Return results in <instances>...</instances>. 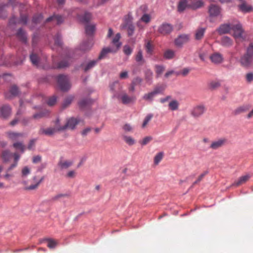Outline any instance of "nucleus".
I'll list each match as a JSON object with an SVG mask.
<instances>
[{"mask_svg":"<svg viewBox=\"0 0 253 253\" xmlns=\"http://www.w3.org/2000/svg\"><path fill=\"white\" fill-rule=\"evenodd\" d=\"M239 63L244 68H253V43H250L245 53L241 56Z\"/></svg>","mask_w":253,"mask_h":253,"instance_id":"obj_1","label":"nucleus"},{"mask_svg":"<svg viewBox=\"0 0 253 253\" xmlns=\"http://www.w3.org/2000/svg\"><path fill=\"white\" fill-rule=\"evenodd\" d=\"M58 84L62 91H67L70 88V84L66 76L60 75L57 77Z\"/></svg>","mask_w":253,"mask_h":253,"instance_id":"obj_2","label":"nucleus"},{"mask_svg":"<svg viewBox=\"0 0 253 253\" xmlns=\"http://www.w3.org/2000/svg\"><path fill=\"white\" fill-rule=\"evenodd\" d=\"M59 121L57 120L54 127H48L47 128H41L39 130V133L47 136H52L57 131H60L58 128L61 127L59 125Z\"/></svg>","mask_w":253,"mask_h":253,"instance_id":"obj_3","label":"nucleus"},{"mask_svg":"<svg viewBox=\"0 0 253 253\" xmlns=\"http://www.w3.org/2000/svg\"><path fill=\"white\" fill-rule=\"evenodd\" d=\"M231 30H233V37L235 39H242L243 40L245 39V38L243 37V34L244 33V30L242 28V26L241 24L238 23L237 24L232 25Z\"/></svg>","mask_w":253,"mask_h":253,"instance_id":"obj_4","label":"nucleus"},{"mask_svg":"<svg viewBox=\"0 0 253 253\" xmlns=\"http://www.w3.org/2000/svg\"><path fill=\"white\" fill-rule=\"evenodd\" d=\"M79 121L77 119L71 118L69 119L66 124L62 126L58 127L59 130H65L66 129H73L75 128Z\"/></svg>","mask_w":253,"mask_h":253,"instance_id":"obj_5","label":"nucleus"},{"mask_svg":"<svg viewBox=\"0 0 253 253\" xmlns=\"http://www.w3.org/2000/svg\"><path fill=\"white\" fill-rule=\"evenodd\" d=\"M173 26L170 24L164 23L158 29V32L163 35L170 34L173 30Z\"/></svg>","mask_w":253,"mask_h":253,"instance_id":"obj_6","label":"nucleus"},{"mask_svg":"<svg viewBox=\"0 0 253 253\" xmlns=\"http://www.w3.org/2000/svg\"><path fill=\"white\" fill-rule=\"evenodd\" d=\"M206 111V108L204 105H198L193 108L191 114L194 118H198L202 116Z\"/></svg>","mask_w":253,"mask_h":253,"instance_id":"obj_7","label":"nucleus"},{"mask_svg":"<svg viewBox=\"0 0 253 253\" xmlns=\"http://www.w3.org/2000/svg\"><path fill=\"white\" fill-rule=\"evenodd\" d=\"M208 11L211 17H215L221 15V8L217 5L211 4L209 7Z\"/></svg>","mask_w":253,"mask_h":253,"instance_id":"obj_8","label":"nucleus"},{"mask_svg":"<svg viewBox=\"0 0 253 253\" xmlns=\"http://www.w3.org/2000/svg\"><path fill=\"white\" fill-rule=\"evenodd\" d=\"M227 140L225 138H220L211 142L210 148L212 150H217L227 143Z\"/></svg>","mask_w":253,"mask_h":253,"instance_id":"obj_9","label":"nucleus"},{"mask_svg":"<svg viewBox=\"0 0 253 253\" xmlns=\"http://www.w3.org/2000/svg\"><path fill=\"white\" fill-rule=\"evenodd\" d=\"M11 109L9 105H4L0 107V118L6 119L10 115Z\"/></svg>","mask_w":253,"mask_h":253,"instance_id":"obj_10","label":"nucleus"},{"mask_svg":"<svg viewBox=\"0 0 253 253\" xmlns=\"http://www.w3.org/2000/svg\"><path fill=\"white\" fill-rule=\"evenodd\" d=\"M251 105L249 104H243L236 108L233 112L234 115H238L249 111L251 108Z\"/></svg>","mask_w":253,"mask_h":253,"instance_id":"obj_11","label":"nucleus"},{"mask_svg":"<svg viewBox=\"0 0 253 253\" xmlns=\"http://www.w3.org/2000/svg\"><path fill=\"white\" fill-rule=\"evenodd\" d=\"M98 62L97 59L90 60L87 62L82 64L81 66L83 70L86 72L92 69L97 64Z\"/></svg>","mask_w":253,"mask_h":253,"instance_id":"obj_12","label":"nucleus"},{"mask_svg":"<svg viewBox=\"0 0 253 253\" xmlns=\"http://www.w3.org/2000/svg\"><path fill=\"white\" fill-rule=\"evenodd\" d=\"M232 24H221L217 29V31L220 35L229 33L231 30Z\"/></svg>","mask_w":253,"mask_h":253,"instance_id":"obj_13","label":"nucleus"},{"mask_svg":"<svg viewBox=\"0 0 253 253\" xmlns=\"http://www.w3.org/2000/svg\"><path fill=\"white\" fill-rule=\"evenodd\" d=\"M189 7L193 9H196L202 7L204 5V2L202 0H188Z\"/></svg>","mask_w":253,"mask_h":253,"instance_id":"obj_14","label":"nucleus"},{"mask_svg":"<svg viewBox=\"0 0 253 253\" xmlns=\"http://www.w3.org/2000/svg\"><path fill=\"white\" fill-rule=\"evenodd\" d=\"M189 40V36L187 35H181L175 40L176 45L180 46L184 43H186Z\"/></svg>","mask_w":253,"mask_h":253,"instance_id":"obj_15","label":"nucleus"},{"mask_svg":"<svg viewBox=\"0 0 253 253\" xmlns=\"http://www.w3.org/2000/svg\"><path fill=\"white\" fill-rule=\"evenodd\" d=\"M251 176L250 174H246L245 175H243L239 178V179L235 181L234 183H233L232 185L234 186H239L241 185H242L245 183L247 181H248L250 178Z\"/></svg>","mask_w":253,"mask_h":253,"instance_id":"obj_16","label":"nucleus"},{"mask_svg":"<svg viewBox=\"0 0 253 253\" xmlns=\"http://www.w3.org/2000/svg\"><path fill=\"white\" fill-rule=\"evenodd\" d=\"M188 0H180L177 6V10L179 12L184 11L186 8H190Z\"/></svg>","mask_w":253,"mask_h":253,"instance_id":"obj_17","label":"nucleus"},{"mask_svg":"<svg viewBox=\"0 0 253 253\" xmlns=\"http://www.w3.org/2000/svg\"><path fill=\"white\" fill-rule=\"evenodd\" d=\"M13 154L7 150H3L1 155V157L2 159L3 162L4 163H8L12 158Z\"/></svg>","mask_w":253,"mask_h":253,"instance_id":"obj_18","label":"nucleus"},{"mask_svg":"<svg viewBox=\"0 0 253 253\" xmlns=\"http://www.w3.org/2000/svg\"><path fill=\"white\" fill-rule=\"evenodd\" d=\"M122 102L124 104H127L135 101V96H129L126 93L123 94L121 96Z\"/></svg>","mask_w":253,"mask_h":253,"instance_id":"obj_19","label":"nucleus"},{"mask_svg":"<svg viewBox=\"0 0 253 253\" xmlns=\"http://www.w3.org/2000/svg\"><path fill=\"white\" fill-rule=\"evenodd\" d=\"M63 21L64 19L62 16L58 15H53L48 18L46 19V22H48L50 21H53L58 25L61 24Z\"/></svg>","mask_w":253,"mask_h":253,"instance_id":"obj_20","label":"nucleus"},{"mask_svg":"<svg viewBox=\"0 0 253 253\" xmlns=\"http://www.w3.org/2000/svg\"><path fill=\"white\" fill-rule=\"evenodd\" d=\"M211 61L215 64H219L222 62L223 57L221 54L214 53L210 56Z\"/></svg>","mask_w":253,"mask_h":253,"instance_id":"obj_21","label":"nucleus"},{"mask_svg":"<svg viewBox=\"0 0 253 253\" xmlns=\"http://www.w3.org/2000/svg\"><path fill=\"white\" fill-rule=\"evenodd\" d=\"M116 52V50H114L113 49H112L111 48H110V47L104 48L102 49V50H101V51L97 59L98 60V61H99L102 59L106 57V55L108 53Z\"/></svg>","mask_w":253,"mask_h":253,"instance_id":"obj_22","label":"nucleus"},{"mask_svg":"<svg viewBox=\"0 0 253 253\" xmlns=\"http://www.w3.org/2000/svg\"><path fill=\"white\" fill-rule=\"evenodd\" d=\"M239 9L243 12L247 13L253 10V7L252 5L248 4L247 2L242 3L238 5Z\"/></svg>","mask_w":253,"mask_h":253,"instance_id":"obj_23","label":"nucleus"},{"mask_svg":"<svg viewBox=\"0 0 253 253\" xmlns=\"http://www.w3.org/2000/svg\"><path fill=\"white\" fill-rule=\"evenodd\" d=\"M79 20L83 23L88 22L91 18V14L90 13L85 12L83 15H78Z\"/></svg>","mask_w":253,"mask_h":253,"instance_id":"obj_24","label":"nucleus"},{"mask_svg":"<svg viewBox=\"0 0 253 253\" xmlns=\"http://www.w3.org/2000/svg\"><path fill=\"white\" fill-rule=\"evenodd\" d=\"M72 164L73 162L71 161L60 160L58 163V166L61 169H68L71 167Z\"/></svg>","mask_w":253,"mask_h":253,"instance_id":"obj_25","label":"nucleus"},{"mask_svg":"<svg viewBox=\"0 0 253 253\" xmlns=\"http://www.w3.org/2000/svg\"><path fill=\"white\" fill-rule=\"evenodd\" d=\"M144 47L146 50V52L149 55H152L154 46L152 43V41H147L145 42Z\"/></svg>","mask_w":253,"mask_h":253,"instance_id":"obj_26","label":"nucleus"},{"mask_svg":"<svg viewBox=\"0 0 253 253\" xmlns=\"http://www.w3.org/2000/svg\"><path fill=\"white\" fill-rule=\"evenodd\" d=\"M85 31L87 36H92L95 31V25L93 24L86 25L85 27Z\"/></svg>","mask_w":253,"mask_h":253,"instance_id":"obj_27","label":"nucleus"},{"mask_svg":"<svg viewBox=\"0 0 253 253\" xmlns=\"http://www.w3.org/2000/svg\"><path fill=\"white\" fill-rule=\"evenodd\" d=\"M135 59L136 62L138 63L139 65H142L145 63V61L143 58V52L141 49H139L137 51L135 55Z\"/></svg>","mask_w":253,"mask_h":253,"instance_id":"obj_28","label":"nucleus"},{"mask_svg":"<svg viewBox=\"0 0 253 253\" xmlns=\"http://www.w3.org/2000/svg\"><path fill=\"white\" fill-rule=\"evenodd\" d=\"M70 64L69 60V59H64L58 63L57 66L53 65L52 66V68L53 69H61L64 68L65 67H68Z\"/></svg>","mask_w":253,"mask_h":253,"instance_id":"obj_29","label":"nucleus"},{"mask_svg":"<svg viewBox=\"0 0 253 253\" xmlns=\"http://www.w3.org/2000/svg\"><path fill=\"white\" fill-rule=\"evenodd\" d=\"M221 44L224 46L229 47L232 45V40L227 36H224L221 40Z\"/></svg>","mask_w":253,"mask_h":253,"instance_id":"obj_30","label":"nucleus"},{"mask_svg":"<svg viewBox=\"0 0 253 253\" xmlns=\"http://www.w3.org/2000/svg\"><path fill=\"white\" fill-rule=\"evenodd\" d=\"M16 36L23 42H26L27 41V36L25 31H24L21 28L18 29Z\"/></svg>","mask_w":253,"mask_h":253,"instance_id":"obj_31","label":"nucleus"},{"mask_svg":"<svg viewBox=\"0 0 253 253\" xmlns=\"http://www.w3.org/2000/svg\"><path fill=\"white\" fill-rule=\"evenodd\" d=\"M153 73L150 69H147L145 72V79L147 83L151 84L152 82Z\"/></svg>","mask_w":253,"mask_h":253,"instance_id":"obj_32","label":"nucleus"},{"mask_svg":"<svg viewBox=\"0 0 253 253\" xmlns=\"http://www.w3.org/2000/svg\"><path fill=\"white\" fill-rule=\"evenodd\" d=\"M121 38V35L120 33H117L115 37L113 38L112 40V43L115 44L116 46V49L114 50H116V51L118 50V49L120 48L121 43L119 42V41Z\"/></svg>","mask_w":253,"mask_h":253,"instance_id":"obj_33","label":"nucleus"},{"mask_svg":"<svg viewBox=\"0 0 253 253\" xmlns=\"http://www.w3.org/2000/svg\"><path fill=\"white\" fill-rule=\"evenodd\" d=\"M165 70V67L163 65H156L155 66V71L156 74V78H159L163 74Z\"/></svg>","mask_w":253,"mask_h":253,"instance_id":"obj_34","label":"nucleus"},{"mask_svg":"<svg viewBox=\"0 0 253 253\" xmlns=\"http://www.w3.org/2000/svg\"><path fill=\"white\" fill-rule=\"evenodd\" d=\"M92 43L91 42H83L80 46V49L84 52L89 50L92 47Z\"/></svg>","mask_w":253,"mask_h":253,"instance_id":"obj_35","label":"nucleus"},{"mask_svg":"<svg viewBox=\"0 0 253 253\" xmlns=\"http://www.w3.org/2000/svg\"><path fill=\"white\" fill-rule=\"evenodd\" d=\"M174 51L170 49L167 50L164 53V57L166 59H171L174 57Z\"/></svg>","mask_w":253,"mask_h":253,"instance_id":"obj_36","label":"nucleus"},{"mask_svg":"<svg viewBox=\"0 0 253 253\" xmlns=\"http://www.w3.org/2000/svg\"><path fill=\"white\" fill-rule=\"evenodd\" d=\"M13 146L17 150H19L23 153L26 149L25 146L22 142H15L13 143Z\"/></svg>","mask_w":253,"mask_h":253,"instance_id":"obj_37","label":"nucleus"},{"mask_svg":"<svg viewBox=\"0 0 253 253\" xmlns=\"http://www.w3.org/2000/svg\"><path fill=\"white\" fill-rule=\"evenodd\" d=\"M123 139L125 142L129 146L133 145L135 143V140L131 136L125 135Z\"/></svg>","mask_w":253,"mask_h":253,"instance_id":"obj_38","label":"nucleus"},{"mask_svg":"<svg viewBox=\"0 0 253 253\" xmlns=\"http://www.w3.org/2000/svg\"><path fill=\"white\" fill-rule=\"evenodd\" d=\"M179 103L176 100H172L169 103V108L172 110H176L178 108Z\"/></svg>","mask_w":253,"mask_h":253,"instance_id":"obj_39","label":"nucleus"},{"mask_svg":"<svg viewBox=\"0 0 253 253\" xmlns=\"http://www.w3.org/2000/svg\"><path fill=\"white\" fill-rule=\"evenodd\" d=\"M205 32V28H200L197 30L195 34V38L196 40H201L204 36Z\"/></svg>","mask_w":253,"mask_h":253,"instance_id":"obj_40","label":"nucleus"},{"mask_svg":"<svg viewBox=\"0 0 253 253\" xmlns=\"http://www.w3.org/2000/svg\"><path fill=\"white\" fill-rule=\"evenodd\" d=\"M90 101L88 99H82L79 102V106L81 109H84L90 103Z\"/></svg>","mask_w":253,"mask_h":253,"instance_id":"obj_41","label":"nucleus"},{"mask_svg":"<svg viewBox=\"0 0 253 253\" xmlns=\"http://www.w3.org/2000/svg\"><path fill=\"white\" fill-rule=\"evenodd\" d=\"M47 242V246L50 249H53L57 245V242L54 240L51 239H47L46 240Z\"/></svg>","mask_w":253,"mask_h":253,"instance_id":"obj_42","label":"nucleus"},{"mask_svg":"<svg viewBox=\"0 0 253 253\" xmlns=\"http://www.w3.org/2000/svg\"><path fill=\"white\" fill-rule=\"evenodd\" d=\"M73 99H74L73 96L71 95V96H68L64 100V101L63 103V104H62L63 108H65L67 107L71 103Z\"/></svg>","mask_w":253,"mask_h":253,"instance_id":"obj_43","label":"nucleus"},{"mask_svg":"<svg viewBox=\"0 0 253 253\" xmlns=\"http://www.w3.org/2000/svg\"><path fill=\"white\" fill-rule=\"evenodd\" d=\"M30 60L33 65L38 66L39 59L38 56L34 53H32L30 55Z\"/></svg>","mask_w":253,"mask_h":253,"instance_id":"obj_44","label":"nucleus"},{"mask_svg":"<svg viewBox=\"0 0 253 253\" xmlns=\"http://www.w3.org/2000/svg\"><path fill=\"white\" fill-rule=\"evenodd\" d=\"M153 117V115L152 114H148L145 118L143 124L142 125V127L144 128L149 123V122L151 121L152 118Z\"/></svg>","mask_w":253,"mask_h":253,"instance_id":"obj_45","label":"nucleus"},{"mask_svg":"<svg viewBox=\"0 0 253 253\" xmlns=\"http://www.w3.org/2000/svg\"><path fill=\"white\" fill-rule=\"evenodd\" d=\"M208 173V171H204L203 173H202V174H201L198 177L197 179L194 181L191 187H193L196 184H197L198 183H199L202 180V179L204 178V177L206 176V175H207Z\"/></svg>","mask_w":253,"mask_h":253,"instance_id":"obj_46","label":"nucleus"},{"mask_svg":"<svg viewBox=\"0 0 253 253\" xmlns=\"http://www.w3.org/2000/svg\"><path fill=\"white\" fill-rule=\"evenodd\" d=\"M132 51L133 48L128 45H125L123 47V51L127 56L130 55L132 53Z\"/></svg>","mask_w":253,"mask_h":253,"instance_id":"obj_47","label":"nucleus"},{"mask_svg":"<svg viewBox=\"0 0 253 253\" xmlns=\"http://www.w3.org/2000/svg\"><path fill=\"white\" fill-rule=\"evenodd\" d=\"M19 92L18 88L16 85H13L11 87L10 89V93H11V96H17L19 94Z\"/></svg>","mask_w":253,"mask_h":253,"instance_id":"obj_48","label":"nucleus"},{"mask_svg":"<svg viewBox=\"0 0 253 253\" xmlns=\"http://www.w3.org/2000/svg\"><path fill=\"white\" fill-rule=\"evenodd\" d=\"M7 134L9 138L12 140H16L18 137L22 136V134L19 133L8 132Z\"/></svg>","mask_w":253,"mask_h":253,"instance_id":"obj_49","label":"nucleus"},{"mask_svg":"<svg viewBox=\"0 0 253 253\" xmlns=\"http://www.w3.org/2000/svg\"><path fill=\"white\" fill-rule=\"evenodd\" d=\"M127 30L128 36H132L135 30L134 26L132 24H128L127 26Z\"/></svg>","mask_w":253,"mask_h":253,"instance_id":"obj_50","label":"nucleus"},{"mask_svg":"<svg viewBox=\"0 0 253 253\" xmlns=\"http://www.w3.org/2000/svg\"><path fill=\"white\" fill-rule=\"evenodd\" d=\"M163 157V153L160 152L158 153L154 157V163L155 165H158L160 161L162 160Z\"/></svg>","mask_w":253,"mask_h":253,"instance_id":"obj_51","label":"nucleus"},{"mask_svg":"<svg viewBox=\"0 0 253 253\" xmlns=\"http://www.w3.org/2000/svg\"><path fill=\"white\" fill-rule=\"evenodd\" d=\"M155 95H156L154 94V93L153 91H152L151 92L144 94V95L143 97V98L145 100L152 101Z\"/></svg>","mask_w":253,"mask_h":253,"instance_id":"obj_52","label":"nucleus"},{"mask_svg":"<svg viewBox=\"0 0 253 253\" xmlns=\"http://www.w3.org/2000/svg\"><path fill=\"white\" fill-rule=\"evenodd\" d=\"M43 19V16L41 14H37L34 15L32 21L34 23H40Z\"/></svg>","mask_w":253,"mask_h":253,"instance_id":"obj_53","label":"nucleus"},{"mask_svg":"<svg viewBox=\"0 0 253 253\" xmlns=\"http://www.w3.org/2000/svg\"><path fill=\"white\" fill-rule=\"evenodd\" d=\"M152 140V137L150 136L144 137L142 140L139 141L141 145L144 146L149 143Z\"/></svg>","mask_w":253,"mask_h":253,"instance_id":"obj_54","label":"nucleus"},{"mask_svg":"<svg viewBox=\"0 0 253 253\" xmlns=\"http://www.w3.org/2000/svg\"><path fill=\"white\" fill-rule=\"evenodd\" d=\"M220 86V84L218 81H212L209 84L210 88L214 89Z\"/></svg>","mask_w":253,"mask_h":253,"instance_id":"obj_55","label":"nucleus"},{"mask_svg":"<svg viewBox=\"0 0 253 253\" xmlns=\"http://www.w3.org/2000/svg\"><path fill=\"white\" fill-rule=\"evenodd\" d=\"M44 179V177H42L35 184H32L30 185L28 187V189L29 190H34L35 189H36L40 183Z\"/></svg>","mask_w":253,"mask_h":253,"instance_id":"obj_56","label":"nucleus"},{"mask_svg":"<svg viewBox=\"0 0 253 253\" xmlns=\"http://www.w3.org/2000/svg\"><path fill=\"white\" fill-rule=\"evenodd\" d=\"M56 100V97L55 96H52L48 99L47 103L49 106H53L55 104Z\"/></svg>","mask_w":253,"mask_h":253,"instance_id":"obj_57","label":"nucleus"},{"mask_svg":"<svg viewBox=\"0 0 253 253\" xmlns=\"http://www.w3.org/2000/svg\"><path fill=\"white\" fill-rule=\"evenodd\" d=\"M151 20V17L150 15L148 14H144L143 15V16L141 17L140 20L142 22H145V23H148Z\"/></svg>","mask_w":253,"mask_h":253,"instance_id":"obj_58","label":"nucleus"},{"mask_svg":"<svg viewBox=\"0 0 253 253\" xmlns=\"http://www.w3.org/2000/svg\"><path fill=\"white\" fill-rule=\"evenodd\" d=\"M30 169L28 167H25L22 169V176L25 177L30 173Z\"/></svg>","mask_w":253,"mask_h":253,"instance_id":"obj_59","label":"nucleus"},{"mask_svg":"<svg viewBox=\"0 0 253 253\" xmlns=\"http://www.w3.org/2000/svg\"><path fill=\"white\" fill-rule=\"evenodd\" d=\"M190 70L188 68L183 69L181 72H176L175 75L176 76H179L180 75H182L183 76H186L189 73Z\"/></svg>","mask_w":253,"mask_h":253,"instance_id":"obj_60","label":"nucleus"},{"mask_svg":"<svg viewBox=\"0 0 253 253\" xmlns=\"http://www.w3.org/2000/svg\"><path fill=\"white\" fill-rule=\"evenodd\" d=\"M47 113L44 112H42L39 113L35 114L33 115V117L35 119H38L42 118L46 116Z\"/></svg>","mask_w":253,"mask_h":253,"instance_id":"obj_61","label":"nucleus"},{"mask_svg":"<svg viewBox=\"0 0 253 253\" xmlns=\"http://www.w3.org/2000/svg\"><path fill=\"white\" fill-rule=\"evenodd\" d=\"M246 80L248 83H251L253 81V73H248L246 75Z\"/></svg>","mask_w":253,"mask_h":253,"instance_id":"obj_62","label":"nucleus"},{"mask_svg":"<svg viewBox=\"0 0 253 253\" xmlns=\"http://www.w3.org/2000/svg\"><path fill=\"white\" fill-rule=\"evenodd\" d=\"M68 196H69V195L67 194H57L56 196H54L52 199L53 201H56L60 198L67 197Z\"/></svg>","mask_w":253,"mask_h":253,"instance_id":"obj_63","label":"nucleus"},{"mask_svg":"<svg viewBox=\"0 0 253 253\" xmlns=\"http://www.w3.org/2000/svg\"><path fill=\"white\" fill-rule=\"evenodd\" d=\"M164 89L165 88L163 86L156 87L153 92L155 95H157L158 93H161Z\"/></svg>","mask_w":253,"mask_h":253,"instance_id":"obj_64","label":"nucleus"}]
</instances>
